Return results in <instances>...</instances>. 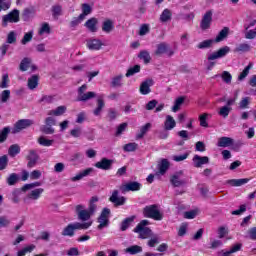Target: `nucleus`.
I'll return each mask as SVG.
<instances>
[{
  "label": "nucleus",
  "mask_w": 256,
  "mask_h": 256,
  "mask_svg": "<svg viewBox=\"0 0 256 256\" xmlns=\"http://www.w3.org/2000/svg\"><path fill=\"white\" fill-rule=\"evenodd\" d=\"M99 198L93 196L89 201L88 209L83 204H78L75 207V211L79 221H89L93 215L97 212V202Z\"/></svg>",
  "instance_id": "1"
},
{
  "label": "nucleus",
  "mask_w": 256,
  "mask_h": 256,
  "mask_svg": "<svg viewBox=\"0 0 256 256\" xmlns=\"http://www.w3.org/2000/svg\"><path fill=\"white\" fill-rule=\"evenodd\" d=\"M149 225H151L149 220H141L140 223H138L134 228L133 231L134 233H138L139 239H149L150 237H153V230L147 227Z\"/></svg>",
  "instance_id": "2"
},
{
  "label": "nucleus",
  "mask_w": 256,
  "mask_h": 256,
  "mask_svg": "<svg viewBox=\"0 0 256 256\" xmlns=\"http://www.w3.org/2000/svg\"><path fill=\"white\" fill-rule=\"evenodd\" d=\"M92 225V222H84V223H71L68 224L67 227H65L62 231V235L64 237H73L75 235V231L81 230V229H89Z\"/></svg>",
  "instance_id": "3"
},
{
  "label": "nucleus",
  "mask_w": 256,
  "mask_h": 256,
  "mask_svg": "<svg viewBox=\"0 0 256 256\" xmlns=\"http://www.w3.org/2000/svg\"><path fill=\"white\" fill-rule=\"evenodd\" d=\"M143 215L148 219H154V221H163V213L157 204L144 207Z\"/></svg>",
  "instance_id": "4"
},
{
  "label": "nucleus",
  "mask_w": 256,
  "mask_h": 256,
  "mask_svg": "<svg viewBox=\"0 0 256 256\" xmlns=\"http://www.w3.org/2000/svg\"><path fill=\"white\" fill-rule=\"evenodd\" d=\"M230 51H231V48L229 46H224V47L220 48L218 51L209 54L208 55L209 63L207 65L208 71H211L215 67L214 61L216 59H222V57H225L227 55V53H229Z\"/></svg>",
  "instance_id": "5"
},
{
  "label": "nucleus",
  "mask_w": 256,
  "mask_h": 256,
  "mask_svg": "<svg viewBox=\"0 0 256 256\" xmlns=\"http://www.w3.org/2000/svg\"><path fill=\"white\" fill-rule=\"evenodd\" d=\"M170 183L171 185H173V187H183V185H186L187 180H185L183 171L180 170L178 172H175L170 178Z\"/></svg>",
  "instance_id": "6"
},
{
  "label": "nucleus",
  "mask_w": 256,
  "mask_h": 256,
  "mask_svg": "<svg viewBox=\"0 0 256 256\" xmlns=\"http://www.w3.org/2000/svg\"><path fill=\"white\" fill-rule=\"evenodd\" d=\"M31 125H33V120L21 119L15 123L14 127L11 130V133L13 135H15L17 133H21V131H23V129H27L28 127H31Z\"/></svg>",
  "instance_id": "7"
},
{
  "label": "nucleus",
  "mask_w": 256,
  "mask_h": 256,
  "mask_svg": "<svg viewBox=\"0 0 256 256\" xmlns=\"http://www.w3.org/2000/svg\"><path fill=\"white\" fill-rule=\"evenodd\" d=\"M111 215V209L104 208L98 217V229H105V227H109V217Z\"/></svg>",
  "instance_id": "8"
},
{
  "label": "nucleus",
  "mask_w": 256,
  "mask_h": 256,
  "mask_svg": "<svg viewBox=\"0 0 256 256\" xmlns=\"http://www.w3.org/2000/svg\"><path fill=\"white\" fill-rule=\"evenodd\" d=\"M86 91H87V84L82 85L78 89V101H89L90 99H94V97H97V94L95 92H86Z\"/></svg>",
  "instance_id": "9"
},
{
  "label": "nucleus",
  "mask_w": 256,
  "mask_h": 256,
  "mask_svg": "<svg viewBox=\"0 0 256 256\" xmlns=\"http://www.w3.org/2000/svg\"><path fill=\"white\" fill-rule=\"evenodd\" d=\"M168 55V57H173L175 55V52L171 49L169 44L166 42H162L157 45V49L155 51V55Z\"/></svg>",
  "instance_id": "10"
},
{
  "label": "nucleus",
  "mask_w": 256,
  "mask_h": 256,
  "mask_svg": "<svg viewBox=\"0 0 256 256\" xmlns=\"http://www.w3.org/2000/svg\"><path fill=\"white\" fill-rule=\"evenodd\" d=\"M19 21V10H13L2 18L3 27H7L8 23H18Z\"/></svg>",
  "instance_id": "11"
},
{
  "label": "nucleus",
  "mask_w": 256,
  "mask_h": 256,
  "mask_svg": "<svg viewBox=\"0 0 256 256\" xmlns=\"http://www.w3.org/2000/svg\"><path fill=\"white\" fill-rule=\"evenodd\" d=\"M122 193H129V191H141V183L139 182H128L120 186Z\"/></svg>",
  "instance_id": "12"
},
{
  "label": "nucleus",
  "mask_w": 256,
  "mask_h": 256,
  "mask_svg": "<svg viewBox=\"0 0 256 256\" xmlns=\"http://www.w3.org/2000/svg\"><path fill=\"white\" fill-rule=\"evenodd\" d=\"M104 45L105 44H103V42L97 38H91L86 41V47L90 51H101V49H103Z\"/></svg>",
  "instance_id": "13"
},
{
  "label": "nucleus",
  "mask_w": 256,
  "mask_h": 256,
  "mask_svg": "<svg viewBox=\"0 0 256 256\" xmlns=\"http://www.w3.org/2000/svg\"><path fill=\"white\" fill-rule=\"evenodd\" d=\"M26 159L28 161L27 167L29 169H33L35 165H37V161H39V154L37 153V150H29L28 155L26 156Z\"/></svg>",
  "instance_id": "14"
},
{
  "label": "nucleus",
  "mask_w": 256,
  "mask_h": 256,
  "mask_svg": "<svg viewBox=\"0 0 256 256\" xmlns=\"http://www.w3.org/2000/svg\"><path fill=\"white\" fill-rule=\"evenodd\" d=\"M212 21H213V12L207 11L204 14L202 21L200 23V28L202 29V31H207V29L211 27Z\"/></svg>",
  "instance_id": "15"
},
{
  "label": "nucleus",
  "mask_w": 256,
  "mask_h": 256,
  "mask_svg": "<svg viewBox=\"0 0 256 256\" xmlns=\"http://www.w3.org/2000/svg\"><path fill=\"white\" fill-rule=\"evenodd\" d=\"M97 25H99V20L95 17L88 19L84 24V26L86 27V29H88L90 33H97V31L99 30V27Z\"/></svg>",
  "instance_id": "16"
},
{
  "label": "nucleus",
  "mask_w": 256,
  "mask_h": 256,
  "mask_svg": "<svg viewBox=\"0 0 256 256\" xmlns=\"http://www.w3.org/2000/svg\"><path fill=\"white\" fill-rule=\"evenodd\" d=\"M94 167L97 169H102L103 171H109V169L113 167V160L102 158L100 161L95 163Z\"/></svg>",
  "instance_id": "17"
},
{
  "label": "nucleus",
  "mask_w": 256,
  "mask_h": 256,
  "mask_svg": "<svg viewBox=\"0 0 256 256\" xmlns=\"http://www.w3.org/2000/svg\"><path fill=\"white\" fill-rule=\"evenodd\" d=\"M45 193V189L43 188H35L30 190L27 194V199H30V201H38V199H41V195Z\"/></svg>",
  "instance_id": "18"
},
{
  "label": "nucleus",
  "mask_w": 256,
  "mask_h": 256,
  "mask_svg": "<svg viewBox=\"0 0 256 256\" xmlns=\"http://www.w3.org/2000/svg\"><path fill=\"white\" fill-rule=\"evenodd\" d=\"M192 161H193L194 167L199 169V167H203V165H207L209 163V157L199 156L196 154L194 155Z\"/></svg>",
  "instance_id": "19"
},
{
  "label": "nucleus",
  "mask_w": 256,
  "mask_h": 256,
  "mask_svg": "<svg viewBox=\"0 0 256 256\" xmlns=\"http://www.w3.org/2000/svg\"><path fill=\"white\" fill-rule=\"evenodd\" d=\"M109 201H111V203H114V205H125V197L121 196L119 197V191L118 190H114L111 197L109 198Z\"/></svg>",
  "instance_id": "20"
},
{
  "label": "nucleus",
  "mask_w": 256,
  "mask_h": 256,
  "mask_svg": "<svg viewBox=\"0 0 256 256\" xmlns=\"http://www.w3.org/2000/svg\"><path fill=\"white\" fill-rule=\"evenodd\" d=\"M93 171H95V169H93V168H87L85 170H82L76 176L70 178V181H72L73 183H75L76 181H81V179H83V177H89V175H91V173H93Z\"/></svg>",
  "instance_id": "21"
},
{
  "label": "nucleus",
  "mask_w": 256,
  "mask_h": 256,
  "mask_svg": "<svg viewBox=\"0 0 256 256\" xmlns=\"http://www.w3.org/2000/svg\"><path fill=\"white\" fill-rule=\"evenodd\" d=\"M151 87H153V81L151 79L142 82L140 85L141 95H149L151 93Z\"/></svg>",
  "instance_id": "22"
},
{
  "label": "nucleus",
  "mask_w": 256,
  "mask_h": 256,
  "mask_svg": "<svg viewBox=\"0 0 256 256\" xmlns=\"http://www.w3.org/2000/svg\"><path fill=\"white\" fill-rule=\"evenodd\" d=\"M234 143L235 140H233V138L224 136L218 139L217 147H231L234 145Z\"/></svg>",
  "instance_id": "23"
},
{
  "label": "nucleus",
  "mask_w": 256,
  "mask_h": 256,
  "mask_svg": "<svg viewBox=\"0 0 256 256\" xmlns=\"http://www.w3.org/2000/svg\"><path fill=\"white\" fill-rule=\"evenodd\" d=\"M249 181H251L249 178L230 179L227 180V184L231 185V187H241L243 185H247Z\"/></svg>",
  "instance_id": "24"
},
{
  "label": "nucleus",
  "mask_w": 256,
  "mask_h": 256,
  "mask_svg": "<svg viewBox=\"0 0 256 256\" xmlns=\"http://www.w3.org/2000/svg\"><path fill=\"white\" fill-rule=\"evenodd\" d=\"M169 165L168 159H162L161 163L158 164V172L156 175H165L167 171H169Z\"/></svg>",
  "instance_id": "25"
},
{
  "label": "nucleus",
  "mask_w": 256,
  "mask_h": 256,
  "mask_svg": "<svg viewBox=\"0 0 256 256\" xmlns=\"http://www.w3.org/2000/svg\"><path fill=\"white\" fill-rule=\"evenodd\" d=\"M105 108V101L103 100V96H99L97 99V107L94 109L93 113L95 117H99L101 115V112Z\"/></svg>",
  "instance_id": "26"
},
{
  "label": "nucleus",
  "mask_w": 256,
  "mask_h": 256,
  "mask_svg": "<svg viewBox=\"0 0 256 256\" xmlns=\"http://www.w3.org/2000/svg\"><path fill=\"white\" fill-rule=\"evenodd\" d=\"M177 125V122H175V119L171 115L166 116V120L164 122V128L166 131H171L172 129H175V126Z\"/></svg>",
  "instance_id": "27"
},
{
  "label": "nucleus",
  "mask_w": 256,
  "mask_h": 256,
  "mask_svg": "<svg viewBox=\"0 0 256 256\" xmlns=\"http://www.w3.org/2000/svg\"><path fill=\"white\" fill-rule=\"evenodd\" d=\"M229 35V28L224 27L216 36L214 43H221V41H224L227 39V36Z\"/></svg>",
  "instance_id": "28"
},
{
  "label": "nucleus",
  "mask_w": 256,
  "mask_h": 256,
  "mask_svg": "<svg viewBox=\"0 0 256 256\" xmlns=\"http://www.w3.org/2000/svg\"><path fill=\"white\" fill-rule=\"evenodd\" d=\"M152 125L151 123H146L144 126L140 128L139 133L136 134V139H143L145 135L149 132V129H151Z\"/></svg>",
  "instance_id": "29"
},
{
  "label": "nucleus",
  "mask_w": 256,
  "mask_h": 256,
  "mask_svg": "<svg viewBox=\"0 0 256 256\" xmlns=\"http://www.w3.org/2000/svg\"><path fill=\"white\" fill-rule=\"evenodd\" d=\"M67 111V106H58L54 110H50L48 115H54L55 117H61Z\"/></svg>",
  "instance_id": "30"
},
{
  "label": "nucleus",
  "mask_w": 256,
  "mask_h": 256,
  "mask_svg": "<svg viewBox=\"0 0 256 256\" xmlns=\"http://www.w3.org/2000/svg\"><path fill=\"white\" fill-rule=\"evenodd\" d=\"M249 51H251V45L248 43H241L234 49V53H249Z\"/></svg>",
  "instance_id": "31"
},
{
  "label": "nucleus",
  "mask_w": 256,
  "mask_h": 256,
  "mask_svg": "<svg viewBox=\"0 0 256 256\" xmlns=\"http://www.w3.org/2000/svg\"><path fill=\"white\" fill-rule=\"evenodd\" d=\"M39 85V76L33 75L31 78L28 79V88L33 91V89H37Z\"/></svg>",
  "instance_id": "32"
},
{
  "label": "nucleus",
  "mask_w": 256,
  "mask_h": 256,
  "mask_svg": "<svg viewBox=\"0 0 256 256\" xmlns=\"http://www.w3.org/2000/svg\"><path fill=\"white\" fill-rule=\"evenodd\" d=\"M231 111H233L232 107L222 106V107H220V109L218 111V115L220 117H223V119H227L229 117V113H231Z\"/></svg>",
  "instance_id": "33"
},
{
  "label": "nucleus",
  "mask_w": 256,
  "mask_h": 256,
  "mask_svg": "<svg viewBox=\"0 0 256 256\" xmlns=\"http://www.w3.org/2000/svg\"><path fill=\"white\" fill-rule=\"evenodd\" d=\"M115 29V26L113 25L112 20H106L102 23V31L104 33H111Z\"/></svg>",
  "instance_id": "34"
},
{
  "label": "nucleus",
  "mask_w": 256,
  "mask_h": 256,
  "mask_svg": "<svg viewBox=\"0 0 256 256\" xmlns=\"http://www.w3.org/2000/svg\"><path fill=\"white\" fill-rule=\"evenodd\" d=\"M141 252H143V247L139 245H133L125 249V253H129V255H137Z\"/></svg>",
  "instance_id": "35"
},
{
  "label": "nucleus",
  "mask_w": 256,
  "mask_h": 256,
  "mask_svg": "<svg viewBox=\"0 0 256 256\" xmlns=\"http://www.w3.org/2000/svg\"><path fill=\"white\" fill-rule=\"evenodd\" d=\"M91 11H93V9L89 4H82V13L79 15V19H85L87 15H91Z\"/></svg>",
  "instance_id": "36"
},
{
  "label": "nucleus",
  "mask_w": 256,
  "mask_h": 256,
  "mask_svg": "<svg viewBox=\"0 0 256 256\" xmlns=\"http://www.w3.org/2000/svg\"><path fill=\"white\" fill-rule=\"evenodd\" d=\"M172 13L171 10L169 9H164L163 12L160 15V21L161 23H167V21H171V17H172Z\"/></svg>",
  "instance_id": "37"
},
{
  "label": "nucleus",
  "mask_w": 256,
  "mask_h": 256,
  "mask_svg": "<svg viewBox=\"0 0 256 256\" xmlns=\"http://www.w3.org/2000/svg\"><path fill=\"white\" fill-rule=\"evenodd\" d=\"M37 141H38V144L41 145L42 147H51V145L55 143L54 140H49L45 136H40Z\"/></svg>",
  "instance_id": "38"
},
{
  "label": "nucleus",
  "mask_w": 256,
  "mask_h": 256,
  "mask_svg": "<svg viewBox=\"0 0 256 256\" xmlns=\"http://www.w3.org/2000/svg\"><path fill=\"white\" fill-rule=\"evenodd\" d=\"M137 149H139V144L135 142L128 143L123 146V151H125V153H132L133 151H137Z\"/></svg>",
  "instance_id": "39"
},
{
  "label": "nucleus",
  "mask_w": 256,
  "mask_h": 256,
  "mask_svg": "<svg viewBox=\"0 0 256 256\" xmlns=\"http://www.w3.org/2000/svg\"><path fill=\"white\" fill-rule=\"evenodd\" d=\"M55 102V96L53 95H43L38 103H43L44 105H51V103Z\"/></svg>",
  "instance_id": "40"
},
{
  "label": "nucleus",
  "mask_w": 256,
  "mask_h": 256,
  "mask_svg": "<svg viewBox=\"0 0 256 256\" xmlns=\"http://www.w3.org/2000/svg\"><path fill=\"white\" fill-rule=\"evenodd\" d=\"M185 103V97L181 96L178 97L175 102H174V106L172 107V111L173 113H177V111H179V109H181V105Z\"/></svg>",
  "instance_id": "41"
},
{
  "label": "nucleus",
  "mask_w": 256,
  "mask_h": 256,
  "mask_svg": "<svg viewBox=\"0 0 256 256\" xmlns=\"http://www.w3.org/2000/svg\"><path fill=\"white\" fill-rule=\"evenodd\" d=\"M241 247H242L241 244H236L232 246L230 250L222 251V256H231L233 255V253H237V251H241Z\"/></svg>",
  "instance_id": "42"
},
{
  "label": "nucleus",
  "mask_w": 256,
  "mask_h": 256,
  "mask_svg": "<svg viewBox=\"0 0 256 256\" xmlns=\"http://www.w3.org/2000/svg\"><path fill=\"white\" fill-rule=\"evenodd\" d=\"M213 43H215V40L213 39H208L200 42L197 47L198 49H209L210 47L213 46Z\"/></svg>",
  "instance_id": "43"
},
{
  "label": "nucleus",
  "mask_w": 256,
  "mask_h": 256,
  "mask_svg": "<svg viewBox=\"0 0 256 256\" xmlns=\"http://www.w3.org/2000/svg\"><path fill=\"white\" fill-rule=\"evenodd\" d=\"M139 59H142L144 63L147 65L148 63H151V54L147 50H143L138 55Z\"/></svg>",
  "instance_id": "44"
},
{
  "label": "nucleus",
  "mask_w": 256,
  "mask_h": 256,
  "mask_svg": "<svg viewBox=\"0 0 256 256\" xmlns=\"http://www.w3.org/2000/svg\"><path fill=\"white\" fill-rule=\"evenodd\" d=\"M211 118V114L203 113L199 116L200 126L201 127H209V123H207V119Z\"/></svg>",
  "instance_id": "45"
},
{
  "label": "nucleus",
  "mask_w": 256,
  "mask_h": 256,
  "mask_svg": "<svg viewBox=\"0 0 256 256\" xmlns=\"http://www.w3.org/2000/svg\"><path fill=\"white\" fill-rule=\"evenodd\" d=\"M159 235L152 234V236L149 237V240L147 242L148 247H155V245H159Z\"/></svg>",
  "instance_id": "46"
},
{
  "label": "nucleus",
  "mask_w": 256,
  "mask_h": 256,
  "mask_svg": "<svg viewBox=\"0 0 256 256\" xmlns=\"http://www.w3.org/2000/svg\"><path fill=\"white\" fill-rule=\"evenodd\" d=\"M133 221H135V217H129L126 218L122 223H121V231H127V229H129V227H131V223H133Z\"/></svg>",
  "instance_id": "47"
},
{
  "label": "nucleus",
  "mask_w": 256,
  "mask_h": 256,
  "mask_svg": "<svg viewBox=\"0 0 256 256\" xmlns=\"http://www.w3.org/2000/svg\"><path fill=\"white\" fill-rule=\"evenodd\" d=\"M19 153H21V148L19 147V145L13 144L10 146L8 150V154L10 155V157H15L16 155H19Z\"/></svg>",
  "instance_id": "48"
},
{
  "label": "nucleus",
  "mask_w": 256,
  "mask_h": 256,
  "mask_svg": "<svg viewBox=\"0 0 256 256\" xmlns=\"http://www.w3.org/2000/svg\"><path fill=\"white\" fill-rule=\"evenodd\" d=\"M11 133V128L5 127L3 130L0 132V144L5 143L7 141V137Z\"/></svg>",
  "instance_id": "49"
},
{
  "label": "nucleus",
  "mask_w": 256,
  "mask_h": 256,
  "mask_svg": "<svg viewBox=\"0 0 256 256\" xmlns=\"http://www.w3.org/2000/svg\"><path fill=\"white\" fill-rule=\"evenodd\" d=\"M252 67L253 63H249V65H247L245 69L241 72V74L238 76V81H243V79H245V77L249 75V71H251Z\"/></svg>",
  "instance_id": "50"
},
{
  "label": "nucleus",
  "mask_w": 256,
  "mask_h": 256,
  "mask_svg": "<svg viewBox=\"0 0 256 256\" xmlns=\"http://www.w3.org/2000/svg\"><path fill=\"white\" fill-rule=\"evenodd\" d=\"M6 43H8L9 45L17 43V33H15V31H11L8 33Z\"/></svg>",
  "instance_id": "51"
},
{
  "label": "nucleus",
  "mask_w": 256,
  "mask_h": 256,
  "mask_svg": "<svg viewBox=\"0 0 256 256\" xmlns=\"http://www.w3.org/2000/svg\"><path fill=\"white\" fill-rule=\"evenodd\" d=\"M11 225V220L7 216H0V229L7 228Z\"/></svg>",
  "instance_id": "52"
},
{
  "label": "nucleus",
  "mask_w": 256,
  "mask_h": 256,
  "mask_svg": "<svg viewBox=\"0 0 256 256\" xmlns=\"http://www.w3.org/2000/svg\"><path fill=\"white\" fill-rule=\"evenodd\" d=\"M33 40V32H27L24 34L23 38L21 39V44L22 45H27V43H31Z\"/></svg>",
  "instance_id": "53"
},
{
  "label": "nucleus",
  "mask_w": 256,
  "mask_h": 256,
  "mask_svg": "<svg viewBox=\"0 0 256 256\" xmlns=\"http://www.w3.org/2000/svg\"><path fill=\"white\" fill-rule=\"evenodd\" d=\"M197 215H199L198 209L186 211L184 212V219H195Z\"/></svg>",
  "instance_id": "54"
},
{
  "label": "nucleus",
  "mask_w": 256,
  "mask_h": 256,
  "mask_svg": "<svg viewBox=\"0 0 256 256\" xmlns=\"http://www.w3.org/2000/svg\"><path fill=\"white\" fill-rule=\"evenodd\" d=\"M123 80V75L120 74L118 76H115L112 78V81H111V85L113 87H121L122 83L121 81Z\"/></svg>",
  "instance_id": "55"
},
{
  "label": "nucleus",
  "mask_w": 256,
  "mask_h": 256,
  "mask_svg": "<svg viewBox=\"0 0 256 256\" xmlns=\"http://www.w3.org/2000/svg\"><path fill=\"white\" fill-rule=\"evenodd\" d=\"M31 65V58H24L20 63V71H27Z\"/></svg>",
  "instance_id": "56"
},
{
  "label": "nucleus",
  "mask_w": 256,
  "mask_h": 256,
  "mask_svg": "<svg viewBox=\"0 0 256 256\" xmlns=\"http://www.w3.org/2000/svg\"><path fill=\"white\" fill-rule=\"evenodd\" d=\"M139 71H141V66L135 65L134 67L128 69L126 77H133V75H135V73H139Z\"/></svg>",
  "instance_id": "57"
},
{
  "label": "nucleus",
  "mask_w": 256,
  "mask_h": 256,
  "mask_svg": "<svg viewBox=\"0 0 256 256\" xmlns=\"http://www.w3.org/2000/svg\"><path fill=\"white\" fill-rule=\"evenodd\" d=\"M35 187H41V182H34L30 184H25L22 187V191H31L32 189H35Z\"/></svg>",
  "instance_id": "58"
},
{
  "label": "nucleus",
  "mask_w": 256,
  "mask_h": 256,
  "mask_svg": "<svg viewBox=\"0 0 256 256\" xmlns=\"http://www.w3.org/2000/svg\"><path fill=\"white\" fill-rule=\"evenodd\" d=\"M19 181V176L16 173L10 174V176L7 178L8 185H15Z\"/></svg>",
  "instance_id": "59"
},
{
  "label": "nucleus",
  "mask_w": 256,
  "mask_h": 256,
  "mask_svg": "<svg viewBox=\"0 0 256 256\" xmlns=\"http://www.w3.org/2000/svg\"><path fill=\"white\" fill-rule=\"evenodd\" d=\"M250 103H251V98H249V97H244V98H242V100L240 101L239 107H240V109H247V107H249Z\"/></svg>",
  "instance_id": "60"
},
{
  "label": "nucleus",
  "mask_w": 256,
  "mask_h": 256,
  "mask_svg": "<svg viewBox=\"0 0 256 256\" xmlns=\"http://www.w3.org/2000/svg\"><path fill=\"white\" fill-rule=\"evenodd\" d=\"M40 130L42 133H45V135H53V133H55V129L48 125L42 126Z\"/></svg>",
  "instance_id": "61"
},
{
  "label": "nucleus",
  "mask_w": 256,
  "mask_h": 256,
  "mask_svg": "<svg viewBox=\"0 0 256 256\" xmlns=\"http://www.w3.org/2000/svg\"><path fill=\"white\" fill-rule=\"evenodd\" d=\"M224 83H227L229 85V83H231V79H233V76H231V73L227 72V71H224L222 72V75H221Z\"/></svg>",
  "instance_id": "62"
},
{
  "label": "nucleus",
  "mask_w": 256,
  "mask_h": 256,
  "mask_svg": "<svg viewBox=\"0 0 256 256\" xmlns=\"http://www.w3.org/2000/svg\"><path fill=\"white\" fill-rule=\"evenodd\" d=\"M256 38V28L251 30H246L245 39H255Z\"/></svg>",
  "instance_id": "63"
},
{
  "label": "nucleus",
  "mask_w": 256,
  "mask_h": 256,
  "mask_svg": "<svg viewBox=\"0 0 256 256\" xmlns=\"http://www.w3.org/2000/svg\"><path fill=\"white\" fill-rule=\"evenodd\" d=\"M248 237L252 241H256V227H252L248 230Z\"/></svg>",
  "instance_id": "64"
}]
</instances>
